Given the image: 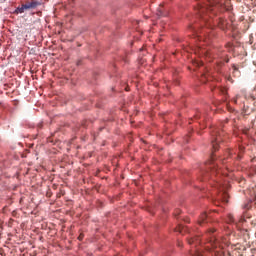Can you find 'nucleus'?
I'll use <instances>...</instances> for the list:
<instances>
[{"label":"nucleus","instance_id":"nucleus-18","mask_svg":"<svg viewBox=\"0 0 256 256\" xmlns=\"http://www.w3.org/2000/svg\"><path fill=\"white\" fill-rule=\"evenodd\" d=\"M228 155L230 156V157H234V155H237L236 153H233V152H231V151H229L228 152Z\"/></svg>","mask_w":256,"mask_h":256},{"label":"nucleus","instance_id":"nucleus-12","mask_svg":"<svg viewBox=\"0 0 256 256\" xmlns=\"http://www.w3.org/2000/svg\"><path fill=\"white\" fill-rule=\"evenodd\" d=\"M158 17H165V14L163 13V9L160 7L158 8V13H157Z\"/></svg>","mask_w":256,"mask_h":256},{"label":"nucleus","instance_id":"nucleus-1","mask_svg":"<svg viewBox=\"0 0 256 256\" xmlns=\"http://www.w3.org/2000/svg\"><path fill=\"white\" fill-rule=\"evenodd\" d=\"M219 163H225L223 161V159H219L215 160V155H212L210 160L206 163V167H207V175H209V173H211V175H213L214 177H216L217 175V179H216V187H219L221 189V187H223V182L221 181V175L219 173H221V170H219Z\"/></svg>","mask_w":256,"mask_h":256},{"label":"nucleus","instance_id":"nucleus-7","mask_svg":"<svg viewBox=\"0 0 256 256\" xmlns=\"http://www.w3.org/2000/svg\"><path fill=\"white\" fill-rule=\"evenodd\" d=\"M232 69H233L232 75L234 77H241V71H239V66L233 64Z\"/></svg>","mask_w":256,"mask_h":256},{"label":"nucleus","instance_id":"nucleus-14","mask_svg":"<svg viewBox=\"0 0 256 256\" xmlns=\"http://www.w3.org/2000/svg\"><path fill=\"white\" fill-rule=\"evenodd\" d=\"M192 256H203V254L199 252V250H195V252L192 253Z\"/></svg>","mask_w":256,"mask_h":256},{"label":"nucleus","instance_id":"nucleus-8","mask_svg":"<svg viewBox=\"0 0 256 256\" xmlns=\"http://www.w3.org/2000/svg\"><path fill=\"white\" fill-rule=\"evenodd\" d=\"M188 243H189V245H197V244L201 243V240L197 237H194V238L188 239Z\"/></svg>","mask_w":256,"mask_h":256},{"label":"nucleus","instance_id":"nucleus-4","mask_svg":"<svg viewBox=\"0 0 256 256\" xmlns=\"http://www.w3.org/2000/svg\"><path fill=\"white\" fill-rule=\"evenodd\" d=\"M196 11L199 17H202L204 21H207V18H204L203 16L205 15V11H213V4H211V2H209L208 4L198 3Z\"/></svg>","mask_w":256,"mask_h":256},{"label":"nucleus","instance_id":"nucleus-21","mask_svg":"<svg viewBox=\"0 0 256 256\" xmlns=\"http://www.w3.org/2000/svg\"><path fill=\"white\" fill-rule=\"evenodd\" d=\"M179 213H181V210H176L175 211V215H179Z\"/></svg>","mask_w":256,"mask_h":256},{"label":"nucleus","instance_id":"nucleus-13","mask_svg":"<svg viewBox=\"0 0 256 256\" xmlns=\"http://www.w3.org/2000/svg\"><path fill=\"white\" fill-rule=\"evenodd\" d=\"M228 223H235V218L233 217V214L228 215Z\"/></svg>","mask_w":256,"mask_h":256},{"label":"nucleus","instance_id":"nucleus-15","mask_svg":"<svg viewBox=\"0 0 256 256\" xmlns=\"http://www.w3.org/2000/svg\"><path fill=\"white\" fill-rule=\"evenodd\" d=\"M25 8H23V5L19 8H17V11H19L20 13H25Z\"/></svg>","mask_w":256,"mask_h":256},{"label":"nucleus","instance_id":"nucleus-11","mask_svg":"<svg viewBox=\"0 0 256 256\" xmlns=\"http://www.w3.org/2000/svg\"><path fill=\"white\" fill-rule=\"evenodd\" d=\"M175 231L178 233H183V231H185V227L178 225V227L175 228Z\"/></svg>","mask_w":256,"mask_h":256},{"label":"nucleus","instance_id":"nucleus-6","mask_svg":"<svg viewBox=\"0 0 256 256\" xmlns=\"http://www.w3.org/2000/svg\"><path fill=\"white\" fill-rule=\"evenodd\" d=\"M38 3L35 1L27 2L26 4H23V9H35L37 7Z\"/></svg>","mask_w":256,"mask_h":256},{"label":"nucleus","instance_id":"nucleus-10","mask_svg":"<svg viewBox=\"0 0 256 256\" xmlns=\"http://www.w3.org/2000/svg\"><path fill=\"white\" fill-rule=\"evenodd\" d=\"M195 53H198L199 55H205L207 53V51H205V49L201 48V47H198L196 50H195Z\"/></svg>","mask_w":256,"mask_h":256},{"label":"nucleus","instance_id":"nucleus-2","mask_svg":"<svg viewBox=\"0 0 256 256\" xmlns=\"http://www.w3.org/2000/svg\"><path fill=\"white\" fill-rule=\"evenodd\" d=\"M214 232L215 229L211 228L206 233V235L210 237L206 250L209 251L211 256H223V251H221V248H217V240L214 236H212Z\"/></svg>","mask_w":256,"mask_h":256},{"label":"nucleus","instance_id":"nucleus-17","mask_svg":"<svg viewBox=\"0 0 256 256\" xmlns=\"http://www.w3.org/2000/svg\"><path fill=\"white\" fill-rule=\"evenodd\" d=\"M245 216H242L240 219H239V223H245Z\"/></svg>","mask_w":256,"mask_h":256},{"label":"nucleus","instance_id":"nucleus-16","mask_svg":"<svg viewBox=\"0 0 256 256\" xmlns=\"http://www.w3.org/2000/svg\"><path fill=\"white\" fill-rule=\"evenodd\" d=\"M243 208L244 209H250L251 208V203L248 202V203L244 204Z\"/></svg>","mask_w":256,"mask_h":256},{"label":"nucleus","instance_id":"nucleus-5","mask_svg":"<svg viewBox=\"0 0 256 256\" xmlns=\"http://www.w3.org/2000/svg\"><path fill=\"white\" fill-rule=\"evenodd\" d=\"M209 222V216H207V213H202L199 217L198 224L199 225H205V223Z\"/></svg>","mask_w":256,"mask_h":256},{"label":"nucleus","instance_id":"nucleus-9","mask_svg":"<svg viewBox=\"0 0 256 256\" xmlns=\"http://www.w3.org/2000/svg\"><path fill=\"white\" fill-rule=\"evenodd\" d=\"M243 151H245V147L240 146V147H239V152H238V154L236 155L235 159H241V157H242V155H243Z\"/></svg>","mask_w":256,"mask_h":256},{"label":"nucleus","instance_id":"nucleus-3","mask_svg":"<svg viewBox=\"0 0 256 256\" xmlns=\"http://www.w3.org/2000/svg\"><path fill=\"white\" fill-rule=\"evenodd\" d=\"M221 137H223V132L219 128H215L212 132V147L214 151H217L219 149L218 145L221 142Z\"/></svg>","mask_w":256,"mask_h":256},{"label":"nucleus","instance_id":"nucleus-22","mask_svg":"<svg viewBox=\"0 0 256 256\" xmlns=\"http://www.w3.org/2000/svg\"><path fill=\"white\" fill-rule=\"evenodd\" d=\"M196 65H198V67H199V65H201V64H199V63H196Z\"/></svg>","mask_w":256,"mask_h":256},{"label":"nucleus","instance_id":"nucleus-20","mask_svg":"<svg viewBox=\"0 0 256 256\" xmlns=\"http://www.w3.org/2000/svg\"><path fill=\"white\" fill-rule=\"evenodd\" d=\"M79 241H83V235L80 234V236L78 237Z\"/></svg>","mask_w":256,"mask_h":256},{"label":"nucleus","instance_id":"nucleus-19","mask_svg":"<svg viewBox=\"0 0 256 256\" xmlns=\"http://www.w3.org/2000/svg\"><path fill=\"white\" fill-rule=\"evenodd\" d=\"M223 202H224V203H227V202H228V200H227V194H224Z\"/></svg>","mask_w":256,"mask_h":256}]
</instances>
